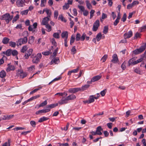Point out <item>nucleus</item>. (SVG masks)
Listing matches in <instances>:
<instances>
[{
	"label": "nucleus",
	"mask_w": 146,
	"mask_h": 146,
	"mask_svg": "<svg viewBox=\"0 0 146 146\" xmlns=\"http://www.w3.org/2000/svg\"><path fill=\"white\" fill-rule=\"evenodd\" d=\"M15 69V67L13 65H11L8 64H7V67L6 69V71L8 72L14 70Z\"/></svg>",
	"instance_id": "12"
},
{
	"label": "nucleus",
	"mask_w": 146,
	"mask_h": 146,
	"mask_svg": "<svg viewBox=\"0 0 146 146\" xmlns=\"http://www.w3.org/2000/svg\"><path fill=\"white\" fill-rule=\"evenodd\" d=\"M146 46H141L139 48L133 51V53L135 55L139 54L143 52L146 48Z\"/></svg>",
	"instance_id": "2"
},
{
	"label": "nucleus",
	"mask_w": 146,
	"mask_h": 146,
	"mask_svg": "<svg viewBox=\"0 0 146 146\" xmlns=\"http://www.w3.org/2000/svg\"><path fill=\"white\" fill-rule=\"evenodd\" d=\"M51 52L49 51H46V52H42V54L44 55L47 56L49 55Z\"/></svg>",
	"instance_id": "61"
},
{
	"label": "nucleus",
	"mask_w": 146,
	"mask_h": 146,
	"mask_svg": "<svg viewBox=\"0 0 146 146\" xmlns=\"http://www.w3.org/2000/svg\"><path fill=\"white\" fill-rule=\"evenodd\" d=\"M58 103L52 104L48 105L47 106V108L48 109H50H50L54 108L56 106H58Z\"/></svg>",
	"instance_id": "22"
},
{
	"label": "nucleus",
	"mask_w": 146,
	"mask_h": 146,
	"mask_svg": "<svg viewBox=\"0 0 146 146\" xmlns=\"http://www.w3.org/2000/svg\"><path fill=\"white\" fill-rule=\"evenodd\" d=\"M33 50L32 48H30L27 51L26 53L30 56L32 54Z\"/></svg>",
	"instance_id": "53"
},
{
	"label": "nucleus",
	"mask_w": 146,
	"mask_h": 146,
	"mask_svg": "<svg viewBox=\"0 0 146 146\" xmlns=\"http://www.w3.org/2000/svg\"><path fill=\"white\" fill-rule=\"evenodd\" d=\"M95 13V11L94 10H92L90 12V19H91L94 16V14Z\"/></svg>",
	"instance_id": "52"
},
{
	"label": "nucleus",
	"mask_w": 146,
	"mask_h": 146,
	"mask_svg": "<svg viewBox=\"0 0 146 146\" xmlns=\"http://www.w3.org/2000/svg\"><path fill=\"white\" fill-rule=\"evenodd\" d=\"M58 18L59 19H60L62 21H64V22H66V20L64 18L62 15H60Z\"/></svg>",
	"instance_id": "35"
},
{
	"label": "nucleus",
	"mask_w": 146,
	"mask_h": 146,
	"mask_svg": "<svg viewBox=\"0 0 146 146\" xmlns=\"http://www.w3.org/2000/svg\"><path fill=\"white\" fill-rule=\"evenodd\" d=\"M25 0H17L16 4L18 7H23L25 5Z\"/></svg>",
	"instance_id": "8"
},
{
	"label": "nucleus",
	"mask_w": 146,
	"mask_h": 146,
	"mask_svg": "<svg viewBox=\"0 0 146 146\" xmlns=\"http://www.w3.org/2000/svg\"><path fill=\"white\" fill-rule=\"evenodd\" d=\"M51 41L52 42V44L55 46H56V43L55 41V39L54 38H52L51 40Z\"/></svg>",
	"instance_id": "57"
},
{
	"label": "nucleus",
	"mask_w": 146,
	"mask_h": 146,
	"mask_svg": "<svg viewBox=\"0 0 146 146\" xmlns=\"http://www.w3.org/2000/svg\"><path fill=\"white\" fill-rule=\"evenodd\" d=\"M50 19V18L48 17H46L44 18L42 20L41 24L43 25H45L48 24V21Z\"/></svg>",
	"instance_id": "13"
},
{
	"label": "nucleus",
	"mask_w": 146,
	"mask_h": 146,
	"mask_svg": "<svg viewBox=\"0 0 146 146\" xmlns=\"http://www.w3.org/2000/svg\"><path fill=\"white\" fill-rule=\"evenodd\" d=\"M47 104V101L46 100L44 101L43 102L40 104L39 105V107H43Z\"/></svg>",
	"instance_id": "55"
},
{
	"label": "nucleus",
	"mask_w": 146,
	"mask_h": 146,
	"mask_svg": "<svg viewBox=\"0 0 146 146\" xmlns=\"http://www.w3.org/2000/svg\"><path fill=\"white\" fill-rule=\"evenodd\" d=\"M143 60V57H141L137 60H136V64H137L139 62H141Z\"/></svg>",
	"instance_id": "58"
},
{
	"label": "nucleus",
	"mask_w": 146,
	"mask_h": 146,
	"mask_svg": "<svg viewBox=\"0 0 146 146\" xmlns=\"http://www.w3.org/2000/svg\"><path fill=\"white\" fill-rule=\"evenodd\" d=\"M79 67H78L76 69H74L71 71H69L68 73V75L70 76L71 75V74L72 73H76L79 70Z\"/></svg>",
	"instance_id": "19"
},
{
	"label": "nucleus",
	"mask_w": 146,
	"mask_h": 146,
	"mask_svg": "<svg viewBox=\"0 0 146 146\" xmlns=\"http://www.w3.org/2000/svg\"><path fill=\"white\" fill-rule=\"evenodd\" d=\"M41 57L42 55L41 53L38 54L36 56L33 58L32 60L33 62L34 63H38L40 60L41 59Z\"/></svg>",
	"instance_id": "4"
},
{
	"label": "nucleus",
	"mask_w": 146,
	"mask_h": 146,
	"mask_svg": "<svg viewBox=\"0 0 146 146\" xmlns=\"http://www.w3.org/2000/svg\"><path fill=\"white\" fill-rule=\"evenodd\" d=\"M66 97L67 99H68V101L69 100H74L76 98V96L74 94H71V95H69Z\"/></svg>",
	"instance_id": "21"
},
{
	"label": "nucleus",
	"mask_w": 146,
	"mask_h": 146,
	"mask_svg": "<svg viewBox=\"0 0 146 146\" xmlns=\"http://www.w3.org/2000/svg\"><path fill=\"white\" fill-rule=\"evenodd\" d=\"M37 26V24L36 23H34L33 25H29L28 28V30L29 31L34 32Z\"/></svg>",
	"instance_id": "9"
},
{
	"label": "nucleus",
	"mask_w": 146,
	"mask_h": 146,
	"mask_svg": "<svg viewBox=\"0 0 146 146\" xmlns=\"http://www.w3.org/2000/svg\"><path fill=\"white\" fill-rule=\"evenodd\" d=\"M35 69V66L34 65L32 66L31 67L28 68V70L30 71L34 70Z\"/></svg>",
	"instance_id": "59"
},
{
	"label": "nucleus",
	"mask_w": 146,
	"mask_h": 146,
	"mask_svg": "<svg viewBox=\"0 0 146 146\" xmlns=\"http://www.w3.org/2000/svg\"><path fill=\"white\" fill-rule=\"evenodd\" d=\"M10 142L9 140H8L7 142L4 143L2 145V146H10Z\"/></svg>",
	"instance_id": "45"
},
{
	"label": "nucleus",
	"mask_w": 146,
	"mask_h": 146,
	"mask_svg": "<svg viewBox=\"0 0 146 146\" xmlns=\"http://www.w3.org/2000/svg\"><path fill=\"white\" fill-rule=\"evenodd\" d=\"M34 40V37L33 36H31L29 37L28 43L29 44H31L33 43Z\"/></svg>",
	"instance_id": "30"
},
{
	"label": "nucleus",
	"mask_w": 146,
	"mask_h": 146,
	"mask_svg": "<svg viewBox=\"0 0 146 146\" xmlns=\"http://www.w3.org/2000/svg\"><path fill=\"white\" fill-rule=\"evenodd\" d=\"M45 26L48 32H49L51 31L52 27L49 24H48Z\"/></svg>",
	"instance_id": "33"
},
{
	"label": "nucleus",
	"mask_w": 146,
	"mask_h": 146,
	"mask_svg": "<svg viewBox=\"0 0 146 146\" xmlns=\"http://www.w3.org/2000/svg\"><path fill=\"white\" fill-rule=\"evenodd\" d=\"M68 100L67 99V97L62 98L60 101L58 102V104L60 105H62L67 104L68 103Z\"/></svg>",
	"instance_id": "11"
},
{
	"label": "nucleus",
	"mask_w": 146,
	"mask_h": 146,
	"mask_svg": "<svg viewBox=\"0 0 146 146\" xmlns=\"http://www.w3.org/2000/svg\"><path fill=\"white\" fill-rule=\"evenodd\" d=\"M19 15L18 14L16 16L13 18L12 21L13 23H14L16 22L19 19Z\"/></svg>",
	"instance_id": "43"
},
{
	"label": "nucleus",
	"mask_w": 146,
	"mask_h": 146,
	"mask_svg": "<svg viewBox=\"0 0 146 146\" xmlns=\"http://www.w3.org/2000/svg\"><path fill=\"white\" fill-rule=\"evenodd\" d=\"M126 19V15L125 13L124 14L123 16L121 19V21L123 22H124L125 21Z\"/></svg>",
	"instance_id": "56"
},
{
	"label": "nucleus",
	"mask_w": 146,
	"mask_h": 146,
	"mask_svg": "<svg viewBox=\"0 0 146 146\" xmlns=\"http://www.w3.org/2000/svg\"><path fill=\"white\" fill-rule=\"evenodd\" d=\"M9 46H11L15 48L16 45V44L15 42H13V41H10L9 43Z\"/></svg>",
	"instance_id": "38"
},
{
	"label": "nucleus",
	"mask_w": 146,
	"mask_h": 146,
	"mask_svg": "<svg viewBox=\"0 0 146 146\" xmlns=\"http://www.w3.org/2000/svg\"><path fill=\"white\" fill-rule=\"evenodd\" d=\"M28 49V47L27 46H23L21 50V52H25Z\"/></svg>",
	"instance_id": "34"
},
{
	"label": "nucleus",
	"mask_w": 146,
	"mask_h": 146,
	"mask_svg": "<svg viewBox=\"0 0 146 146\" xmlns=\"http://www.w3.org/2000/svg\"><path fill=\"white\" fill-rule=\"evenodd\" d=\"M17 73L19 76L21 78H23L25 77L27 75L26 72H23L22 70H18Z\"/></svg>",
	"instance_id": "10"
},
{
	"label": "nucleus",
	"mask_w": 146,
	"mask_h": 146,
	"mask_svg": "<svg viewBox=\"0 0 146 146\" xmlns=\"http://www.w3.org/2000/svg\"><path fill=\"white\" fill-rule=\"evenodd\" d=\"M100 23L99 20H97L94 23L93 27V31H96L99 26Z\"/></svg>",
	"instance_id": "7"
},
{
	"label": "nucleus",
	"mask_w": 146,
	"mask_h": 146,
	"mask_svg": "<svg viewBox=\"0 0 146 146\" xmlns=\"http://www.w3.org/2000/svg\"><path fill=\"white\" fill-rule=\"evenodd\" d=\"M60 146H68V143H58Z\"/></svg>",
	"instance_id": "63"
},
{
	"label": "nucleus",
	"mask_w": 146,
	"mask_h": 146,
	"mask_svg": "<svg viewBox=\"0 0 146 146\" xmlns=\"http://www.w3.org/2000/svg\"><path fill=\"white\" fill-rule=\"evenodd\" d=\"M141 34L139 33H137L135 35L134 39H135L138 38L140 37V36Z\"/></svg>",
	"instance_id": "60"
},
{
	"label": "nucleus",
	"mask_w": 146,
	"mask_h": 146,
	"mask_svg": "<svg viewBox=\"0 0 146 146\" xmlns=\"http://www.w3.org/2000/svg\"><path fill=\"white\" fill-rule=\"evenodd\" d=\"M108 58V55L107 54L105 55L102 58L101 60L103 62H105L106 59Z\"/></svg>",
	"instance_id": "37"
},
{
	"label": "nucleus",
	"mask_w": 146,
	"mask_h": 146,
	"mask_svg": "<svg viewBox=\"0 0 146 146\" xmlns=\"http://www.w3.org/2000/svg\"><path fill=\"white\" fill-rule=\"evenodd\" d=\"M50 111V109H48L47 108L45 109H43L40 110V111L41 113H46V112H48Z\"/></svg>",
	"instance_id": "44"
},
{
	"label": "nucleus",
	"mask_w": 146,
	"mask_h": 146,
	"mask_svg": "<svg viewBox=\"0 0 146 146\" xmlns=\"http://www.w3.org/2000/svg\"><path fill=\"white\" fill-rule=\"evenodd\" d=\"M112 59L111 61L113 63H117L118 61V58L116 54H114L112 56Z\"/></svg>",
	"instance_id": "18"
},
{
	"label": "nucleus",
	"mask_w": 146,
	"mask_h": 146,
	"mask_svg": "<svg viewBox=\"0 0 146 146\" xmlns=\"http://www.w3.org/2000/svg\"><path fill=\"white\" fill-rule=\"evenodd\" d=\"M58 15V11L55 10L54 12V16L55 18L56 19H57Z\"/></svg>",
	"instance_id": "54"
},
{
	"label": "nucleus",
	"mask_w": 146,
	"mask_h": 146,
	"mask_svg": "<svg viewBox=\"0 0 146 146\" xmlns=\"http://www.w3.org/2000/svg\"><path fill=\"white\" fill-rule=\"evenodd\" d=\"M134 72L135 73L140 74H142V72L141 71V70L139 68H137L135 69Z\"/></svg>",
	"instance_id": "32"
},
{
	"label": "nucleus",
	"mask_w": 146,
	"mask_h": 146,
	"mask_svg": "<svg viewBox=\"0 0 146 146\" xmlns=\"http://www.w3.org/2000/svg\"><path fill=\"white\" fill-rule=\"evenodd\" d=\"M102 35L101 33H98L96 37V40L98 41H100Z\"/></svg>",
	"instance_id": "28"
},
{
	"label": "nucleus",
	"mask_w": 146,
	"mask_h": 146,
	"mask_svg": "<svg viewBox=\"0 0 146 146\" xmlns=\"http://www.w3.org/2000/svg\"><path fill=\"white\" fill-rule=\"evenodd\" d=\"M78 7L81 11L83 12V15L84 16H86L88 15L89 13L88 12L87 10H85L84 7V6L81 5H78Z\"/></svg>",
	"instance_id": "5"
},
{
	"label": "nucleus",
	"mask_w": 146,
	"mask_h": 146,
	"mask_svg": "<svg viewBox=\"0 0 146 146\" xmlns=\"http://www.w3.org/2000/svg\"><path fill=\"white\" fill-rule=\"evenodd\" d=\"M46 0H41L40 6L42 7H44L45 6Z\"/></svg>",
	"instance_id": "41"
},
{
	"label": "nucleus",
	"mask_w": 146,
	"mask_h": 146,
	"mask_svg": "<svg viewBox=\"0 0 146 146\" xmlns=\"http://www.w3.org/2000/svg\"><path fill=\"white\" fill-rule=\"evenodd\" d=\"M60 62L59 59L58 58H54L50 62V64L51 65L53 64H58Z\"/></svg>",
	"instance_id": "15"
},
{
	"label": "nucleus",
	"mask_w": 146,
	"mask_h": 146,
	"mask_svg": "<svg viewBox=\"0 0 146 146\" xmlns=\"http://www.w3.org/2000/svg\"><path fill=\"white\" fill-rule=\"evenodd\" d=\"M6 73L5 71L3 70L0 72V77L1 78H3L5 76Z\"/></svg>",
	"instance_id": "27"
},
{
	"label": "nucleus",
	"mask_w": 146,
	"mask_h": 146,
	"mask_svg": "<svg viewBox=\"0 0 146 146\" xmlns=\"http://www.w3.org/2000/svg\"><path fill=\"white\" fill-rule=\"evenodd\" d=\"M145 31H146V25L142 27L141 31L143 32Z\"/></svg>",
	"instance_id": "64"
},
{
	"label": "nucleus",
	"mask_w": 146,
	"mask_h": 146,
	"mask_svg": "<svg viewBox=\"0 0 146 146\" xmlns=\"http://www.w3.org/2000/svg\"><path fill=\"white\" fill-rule=\"evenodd\" d=\"M18 52L16 50H11V54L13 56H16L18 54Z\"/></svg>",
	"instance_id": "46"
},
{
	"label": "nucleus",
	"mask_w": 146,
	"mask_h": 146,
	"mask_svg": "<svg viewBox=\"0 0 146 146\" xmlns=\"http://www.w3.org/2000/svg\"><path fill=\"white\" fill-rule=\"evenodd\" d=\"M29 10H26L21 11V13L22 15H27L28 12Z\"/></svg>",
	"instance_id": "50"
},
{
	"label": "nucleus",
	"mask_w": 146,
	"mask_h": 146,
	"mask_svg": "<svg viewBox=\"0 0 146 146\" xmlns=\"http://www.w3.org/2000/svg\"><path fill=\"white\" fill-rule=\"evenodd\" d=\"M9 39L7 37H4L2 40V42L4 44H6L9 42Z\"/></svg>",
	"instance_id": "25"
},
{
	"label": "nucleus",
	"mask_w": 146,
	"mask_h": 146,
	"mask_svg": "<svg viewBox=\"0 0 146 146\" xmlns=\"http://www.w3.org/2000/svg\"><path fill=\"white\" fill-rule=\"evenodd\" d=\"M75 37L74 36L72 35L71 36L70 40V44L72 45V43L74 42L75 40Z\"/></svg>",
	"instance_id": "47"
},
{
	"label": "nucleus",
	"mask_w": 146,
	"mask_h": 146,
	"mask_svg": "<svg viewBox=\"0 0 146 146\" xmlns=\"http://www.w3.org/2000/svg\"><path fill=\"white\" fill-rule=\"evenodd\" d=\"M48 119V118L45 117H43L40 118L38 122L40 123Z\"/></svg>",
	"instance_id": "31"
},
{
	"label": "nucleus",
	"mask_w": 146,
	"mask_h": 146,
	"mask_svg": "<svg viewBox=\"0 0 146 146\" xmlns=\"http://www.w3.org/2000/svg\"><path fill=\"white\" fill-rule=\"evenodd\" d=\"M86 6L88 9H91L92 7V6L90 2V1L88 0H86Z\"/></svg>",
	"instance_id": "29"
},
{
	"label": "nucleus",
	"mask_w": 146,
	"mask_h": 146,
	"mask_svg": "<svg viewBox=\"0 0 146 146\" xmlns=\"http://www.w3.org/2000/svg\"><path fill=\"white\" fill-rule=\"evenodd\" d=\"M129 65L133 64L135 65L136 64V60H135L134 58H132L129 60Z\"/></svg>",
	"instance_id": "26"
},
{
	"label": "nucleus",
	"mask_w": 146,
	"mask_h": 146,
	"mask_svg": "<svg viewBox=\"0 0 146 146\" xmlns=\"http://www.w3.org/2000/svg\"><path fill=\"white\" fill-rule=\"evenodd\" d=\"M108 27L107 26H105L104 27L103 33L105 34H106L108 32Z\"/></svg>",
	"instance_id": "36"
},
{
	"label": "nucleus",
	"mask_w": 146,
	"mask_h": 146,
	"mask_svg": "<svg viewBox=\"0 0 146 146\" xmlns=\"http://www.w3.org/2000/svg\"><path fill=\"white\" fill-rule=\"evenodd\" d=\"M11 50L8 49L5 52V54L7 56H9L11 55Z\"/></svg>",
	"instance_id": "42"
},
{
	"label": "nucleus",
	"mask_w": 146,
	"mask_h": 146,
	"mask_svg": "<svg viewBox=\"0 0 146 146\" xmlns=\"http://www.w3.org/2000/svg\"><path fill=\"white\" fill-rule=\"evenodd\" d=\"M13 17V15L10 16L8 13H6L2 15L0 17L1 20H5L7 23H8L11 20Z\"/></svg>",
	"instance_id": "1"
},
{
	"label": "nucleus",
	"mask_w": 146,
	"mask_h": 146,
	"mask_svg": "<svg viewBox=\"0 0 146 146\" xmlns=\"http://www.w3.org/2000/svg\"><path fill=\"white\" fill-rule=\"evenodd\" d=\"M133 33L131 31H129L128 33H125L124 34V36L125 39L129 38L131 37Z\"/></svg>",
	"instance_id": "14"
},
{
	"label": "nucleus",
	"mask_w": 146,
	"mask_h": 146,
	"mask_svg": "<svg viewBox=\"0 0 146 146\" xmlns=\"http://www.w3.org/2000/svg\"><path fill=\"white\" fill-rule=\"evenodd\" d=\"M62 38L64 40H67L68 37V33L67 31H64L62 33L61 35Z\"/></svg>",
	"instance_id": "16"
},
{
	"label": "nucleus",
	"mask_w": 146,
	"mask_h": 146,
	"mask_svg": "<svg viewBox=\"0 0 146 146\" xmlns=\"http://www.w3.org/2000/svg\"><path fill=\"white\" fill-rule=\"evenodd\" d=\"M103 130V129L102 128V127L100 126H99L97 128L96 130V133H97V135H102V133L101 132V131Z\"/></svg>",
	"instance_id": "17"
},
{
	"label": "nucleus",
	"mask_w": 146,
	"mask_h": 146,
	"mask_svg": "<svg viewBox=\"0 0 146 146\" xmlns=\"http://www.w3.org/2000/svg\"><path fill=\"white\" fill-rule=\"evenodd\" d=\"M27 41V37H25L19 39L17 41V43L19 45H21L22 44H26Z\"/></svg>",
	"instance_id": "3"
},
{
	"label": "nucleus",
	"mask_w": 146,
	"mask_h": 146,
	"mask_svg": "<svg viewBox=\"0 0 146 146\" xmlns=\"http://www.w3.org/2000/svg\"><path fill=\"white\" fill-rule=\"evenodd\" d=\"M90 86V85L88 84H86L82 87L81 90H86Z\"/></svg>",
	"instance_id": "40"
},
{
	"label": "nucleus",
	"mask_w": 146,
	"mask_h": 146,
	"mask_svg": "<svg viewBox=\"0 0 146 146\" xmlns=\"http://www.w3.org/2000/svg\"><path fill=\"white\" fill-rule=\"evenodd\" d=\"M30 123L31 125L33 127H35L36 126V123L35 121H30Z\"/></svg>",
	"instance_id": "49"
},
{
	"label": "nucleus",
	"mask_w": 146,
	"mask_h": 146,
	"mask_svg": "<svg viewBox=\"0 0 146 146\" xmlns=\"http://www.w3.org/2000/svg\"><path fill=\"white\" fill-rule=\"evenodd\" d=\"M86 36V34L85 33H84L82 36L81 37L80 40H81L84 41L85 39Z\"/></svg>",
	"instance_id": "62"
},
{
	"label": "nucleus",
	"mask_w": 146,
	"mask_h": 146,
	"mask_svg": "<svg viewBox=\"0 0 146 146\" xmlns=\"http://www.w3.org/2000/svg\"><path fill=\"white\" fill-rule=\"evenodd\" d=\"M81 90V89L80 88H72L69 89L68 91L70 93L74 94Z\"/></svg>",
	"instance_id": "6"
},
{
	"label": "nucleus",
	"mask_w": 146,
	"mask_h": 146,
	"mask_svg": "<svg viewBox=\"0 0 146 146\" xmlns=\"http://www.w3.org/2000/svg\"><path fill=\"white\" fill-rule=\"evenodd\" d=\"M101 78V76L97 75L93 77L92 79V81L94 82L100 79Z\"/></svg>",
	"instance_id": "20"
},
{
	"label": "nucleus",
	"mask_w": 146,
	"mask_h": 146,
	"mask_svg": "<svg viewBox=\"0 0 146 146\" xmlns=\"http://www.w3.org/2000/svg\"><path fill=\"white\" fill-rule=\"evenodd\" d=\"M95 99V97L93 95L90 96L88 100L90 104L93 102L94 101Z\"/></svg>",
	"instance_id": "23"
},
{
	"label": "nucleus",
	"mask_w": 146,
	"mask_h": 146,
	"mask_svg": "<svg viewBox=\"0 0 146 146\" xmlns=\"http://www.w3.org/2000/svg\"><path fill=\"white\" fill-rule=\"evenodd\" d=\"M45 12L47 15V17H48L50 18L51 15V12L50 10L46 8Z\"/></svg>",
	"instance_id": "24"
},
{
	"label": "nucleus",
	"mask_w": 146,
	"mask_h": 146,
	"mask_svg": "<svg viewBox=\"0 0 146 146\" xmlns=\"http://www.w3.org/2000/svg\"><path fill=\"white\" fill-rule=\"evenodd\" d=\"M81 38V35L79 33H77L76 36V41L79 40Z\"/></svg>",
	"instance_id": "48"
},
{
	"label": "nucleus",
	"mask_w": 146,
	"mask_h": 146,
	"mask_svg": "<svg viewBox=\"0 0 146 146\" xmlns=\"http://www.w3.org/2000/svg\"><path fill=\"white\" fill-rule=\"evenodd\" d=\"M69 7V5L67 3H65L64 5L63 6V9L64 10L68 9Z\"/></svg>",
	"instance_id": "39"
},
{
	"label": "nucleus",
	"mask_w": 146,
	"mask_h": 146,
	"mask_svg": "<svg viewBox=\"0 0 146 146\" xmlns=\"http://www.w3.org/2000/svg\"><path fill=\"white\" fill-rule=\"evenodd\" d=\"M53 36L56 38H59V35L58 33H55L53 34Z\"/></svg>",
	"instance_id": "51"
}]
</instances>
